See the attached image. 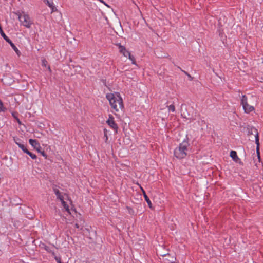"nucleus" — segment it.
Wrapping results in <instances>:
<instances>
[{"label":"nucleus","instance_id":"f257e3e1","mask_svg":"<svg viewBox=\"0 0 263 263\" xmlns=\"http://www.w3.org/2000/svg\"><path fill=\"white\" fill-rule=\"evenodd\" d=\"M106 98L108 101L111 108L116 112L122 111L124 108L123 99L119 92L107 93Z\"/></svg>","mask_w":263,"mask_h":263},{"label":"nucleus","instance_id":"f03ea898","mask_svg":"<svg viewBox=\"0 0 263 263\" xmlns=\"http://www.w3.org/2000/svg\"><path fill=\"white\" fill-rule=\"evenodd\" d=\"M189 146L188 142L183 141L175 149L174 154L175 157L179 159L184 158L187 155Z\"/></svg>","mask_w":263,"mask_h":263},{"label":"nucleus","instance_id":"7ed1b4c3","mask_svg":"<svg viewBox=\"0 0 263 263\" xmlns=\"http://www.w3.org/2000/svg\"><path fill=\"white\" fill-rule=\"evenodd\" d=\"M17 15L21 25L27 28H30L31 27L33 23L28 14L22 12V13H17Z\"/></svg>","mask_w":263,"mask_h":263},{"label":"nucleus","instance_id":"20e7f679","mask_svg":"<svg viewBox=\"0 0 263 263\" xmlns=\"http://www.w3.org/2000/svg\"><path fill=\"white\" fill-rule=\"evenodd\" d=\"M119 47V52L122 53L124 57H128L131 60L133 64L136 65L135 59L133 56L131 55L130 52L127 50L126 48L121 45L120 44H117Z\"/></svg>","mask_w":263,"mask_h":263},{"label":"nucleus","instance_id":"39448f33","mask_svg":"<svg viewBox=\"0 0 263 263\" xmlns=\"http://www.w3.org/2000/svg\"><path fill=\"white\" fill-rule=\"evenodd\" d=\"M241 105L242 106L245 113L249 114L254 110V107L248 104L247 98L245 95L241 97Z\"/></svg>","mask_w":263,"mask_h":263},{"label":"nucleus","instance_id":"423d86ee","mask_svg":"<svg viewBox=\"0 0 263 263\" xmlns=\"http://www.w3.org/2000/svg\"><path fill=\"white\" fill-rule=\"evenodd\" d=\"M106 123L114 130L115 133H117L118 126V125L115 123L114 118L111 115H109L108 120L106 121Z\"/></svg>","mask_w":263,"mask_h":263},{"label":"nucleus","instance_id":"0eeeda50","mask_svg":"<svg viewBox=\"0 0 263 263\" xmlns=\"http://www.w3.org/2000/svg\"><path fill=\"white\" fill-rule=\"evenodd\" d=\"M251 134H254L255 135V143L256 144V151H257V155H258V158H260V156H259V134H258V131L255 128H252L251 129Z\"/></svg>","mask_w":263,"mask_h":263},{"label":"nucleus","instance_id":"6e6552de","mask_svg":"<svg viewBox=\"0 0 263 263\" xmlns=\"http://www.w3.org/2000/svg\"><path fill=\"white\" fill-rule=\"evenodd\" d=\"M53 192L57 196V198L60 201L65 200L66 198H65L64 197L66 196V198L71 201L68 195L66 194H63V193L61 192L58 189L54 188Z\"/></svg>","mask_w":263,"mask_h":263},{"label":"nucleus","instance_id":"1a4fd4ad","mask_svg":"<svg viewBox=\"0 0 263 263\" xmlns=\"http://www.w3.org/2000/svg\"><path fill=\"white\" fill-rule=\"evenodd\" d=\"M140 188H141V191H142V193L143 194V196H144V199H145V201H146V202L147 203L148 206L151 209H152V204L151 201H150V200L148 198V196L146 194V193H145V191L143 189V188L142 187H140Z\"/></svg>","mask_w":263,"mask_h":263},{"label":"nucleus","instance_id":"9d476101","mask_svg":"<svg viewBox=\"0 0 263 263\" xmlns=\"http://www.w3.org/2000/svg\"><path fill=\"white\" fill-rule=\"evenodd\" d=\"M29 142L30 144L34 148L37 147L39 148V147H40V145L39 143L37 142V141L36 140L30 139L29 140Z\"/></svg>","mask_w":263,"mask_h":263},{"label":"nucleus","instance_id":"9b49d317","mask_svg":"<svg viewBox=\"0 0 263 263\" xmlns=\"http://www.w3.org/2000/svg\"><path fill=\"white\" fill-rule=\"evenodd\" d=\"M230 156L233 159V160L236 162L240 160V159L237 156L236 152L234 151H231Z\"/></svg>","mask_w":263,"mask_h":263},{"label":"nucleus","instance_id":"f8f14e48","mask_svg":"<svg viewBox=\"0 0 263 263\" xmlns=\"http://www.w3.org/2000/svg\"><path fill=\"white\" fill-rule=\"evenodd\" d=\"M62 205H63L64 209L69 214H70V209L69 208L68 205L67 204L65 200H62L60 201Z\"/></svg>","mask_w":263,"mask_h":263},{"label":"nucleus","instance_id":"ddd939ff","mask_svg":"<svg viewBox=\"0 0 263 263\" xmlns=\"http://www.w3.org/2000/svg\"><path fill=\"white\" fill-rule=\"evenodd\" d=\"M15 143L19 146V147L22 149V151L24 153H26L28 151L26 147L23 144H20L17 142H16Z\"/></svg>","mask_w":263,"mask_h":263},{"label":"nucleus","instance_id":"4468645a","mask_svg":"<svg viewBox=\"0 0 263 263\" xmlns=\"http://www.w3.org/2000/svg\"><path fill=\"white\" fill-rule=\"evenodd\" d=\"M11 47L13 48V49L15 51L16 53L18 56L21 55V52L19 51V50L17 49V48L15 46L14 44L13 46H11Z\"/></svg>","mask_w":263,"mask_h":263},{"label":"nucleus","instance_id":"2eb2a0df","mask_svg":"<svg viewBox=\"0 0 263 263\" xmlns=\"http://www.w3.org/2000/svg\"><path fill=\"white\" fill-rule=\"evenodd\" d=\"M46 3L48 5V6L49 7H50L52 10H53L54 9V6H53V4L52 2H50L49 0H46Z\"/></svg>","mask_w":263,"mask_h":263},{"label":"nucleus","instance_id":"dca6fc26","mask_svg":"<svg viewBox=\"0 0 263 263\" xmlns=\"http://www.w3.org/2000/svg\"><path fill=\"white\" fill-rule=\"evenodd\" d=\"M26 154H27L32 159H35L36 158V156L35 154L28 151Z\"/></svg>","mask_w":263,"mask_h":263},{"label":"nucleus","instance_id":"f3484780","mask_svg":"<svg viewBox=\"0 0 263 263\" xmlns=\"http://www.w3.org/2000/svg\"><path fill=\"white\" fill-rule=\"evenodd\" d=\"M42 65L43 66H44V67H47V66H49L48 65V62H47V61H46V59H43L42 60Z\"/></svg>","mask_w":263,"mask_h":263},{"label":"nucleus","instance_id":"a211bd4d","mask_svg":"<svg viewBox=\"0 0 263 263\" xmlns=\"http://www.w3.org/2000/svg\"><path fill=\"white\" fill-rule=\"evenodd\" d=\"M0 33H1V35L3 36V37L5 39L7 37V36L6 35V34H5V33L4 32L2 28V27L0 25Z\"/></svg>","mask_w":263,"mask_h":263},{"label":"nucleus","instance_id":"6ab92c4d","mask_svg":"<svg viewBox=\"0 0 263 263\" xmlns=\"http://www.w3.org/2000/svg\"><path fill=\"white\" fill-rule=\"evenodd\" d=\"M168 110L171 111L172 112H174L175 111V107L174 105L172 104L168 106Z\"/></svg>","mask_w":263,"mask_h":263},{"label":"nucleus","instance_id":"aec40b11","mask_svg":"<svg viewBox=\"0 0 263 263\" xmlns=\"http://www.w3.org/2000/svg\"><path fill=\"white\" fill-rule=\"evenodd\" d=\"M104 135L105 138V141L106 142L108 140L107 130L106 129H104Z\"/></svg>","mask_w":263,"mask_h":263},{"label":"nucleus","instance_id":"412c9836","mask_svg":"<svg viewBox=\"0 0 263 263\" xmlns=\"http://www.w3.org/2000/svg\"><path fill=\"white\" fill-rule=\"evenodd\" d=\"M5 40L8 42L11 46H13L14 44L12 42V41L7 37L5 39Z\"/></svg>","mask_w":263,"mask_h":263},{"label":"nucleus","instance_id":"4be33fe9","mask_svg":"<svg viewBox=\"0 0 263 263\" xmlns=\"http://www.w3.org/2000/svg\"><path fill=\"white\" fill-rule=\"evenodd\" d=\"M5 110V108L3 106V104L2 102L0 100V112L4 111Z\"/></svg>","mask_w":263,"mask_h":263},{"label":"nucleus","instance_id":"5701e85b","mask_svg":"<svg viewBox=\"0 0 263 263\" xmlns=\"http://www.w3.org/2000/svg\"><path fill=\"white\" fill-rule=\"evenodd\" d=\"M127 209L128 211V213H129V214H134V210H133L132 208H130V207H127Z\"/></svg>","mask_w":263,"mask_h":263},{"label":"nucleus","instance_id":"b1692460","mask_svg":"<svg viewBox=\"0 0 263 263\" xmlns=\"http://www.w3.org/2000/svg\"><path fill=\"white\" fill-rule=\"evenodd\" d=\"M41 154V155L44 157H45V159H47V155L45 154V153L44 152V151H42L40 153Z\"/></svg>","mask_w":263,"mask_h":263},{"label":"nucleus","instance_id":"393cba45","mask_svg":"<svg viewBox=\"0 0 263 263\" xmlns=\"http://www.w3.org/2000/svg\"><path fill=\"white\" fill-rule=\"evenodd\" d=\"M99 1L104 4L106 7L110 8V6L107 4L103 0H99Z\"/></svg>","mask_w":263,"mask_h":263},{"label":"nucleus","instance_id":"a878e982","mask_svg":"<svg viewBox=\"0 0 263 263\" xmlns=\"http://www.w3.org/2000/svg\"><path fill=\"white\" fill-rule=\"evenodd\" d=\"M45 249L47 251H48V252H51V251L49 249V248L48 247H47V246H46V247H45Z\"/></svg>","mask_w":263,"mask_h":263},{"label":"nucleus","instance_id":"bb28decb","mask_svg":"<svg viewBox=\"0 0 263 263\" xmlns=\"http://www.w3.org/2000/svg\"><path fill=\"white\" fill-rule=\"evenodd\" d=\"M54 258H55V259L57 260V262H58V263H59V261H61V259H60V258H58V257H57V256H55V257H54Z\"/></svg>","mask_w":263,"mask_h":263},{"label":"nucleus","instance_id":"cd10ccee","mask_svg":"<svg viewBox=\"0 0 263 263\" xmlns=\"http://www.w3.org/2000/svg\"><path fill=\"white\" fill-rule=\"evenodd\" d=\"M40 148H41V146L40 145V147H39V148H35V149L39 152V153H41V152H42L41 150H40Z\"/></svg>","mask_w":263,"mask_h":263},{"label":"nucleus","instance_id":"c85d7f7f","mask_svg":"<svg viewBox=\"0 0 263 263\" xmlns=\"http://www.w3.org/2000/svg\"><path fill=\"white\" fill-rule=\"evenodd\" d=\"M47 67L48 70H49V71L50 72H51V68H50V66H49H49H47Z\"/></svg>","mask_w":263,"mask_h":263},{"label":"nucleus","instance_id":"c756f323","mask_svg":"<svg viewBox=\"0 0 263 263\" xmlns=\"http://www.w3.org/2000/svg\"><path fill=\"white\" fill-rule=\"evenodd\" d=\"M16 120H17V122H18V123L19 124H21V122L20 120L18 119V118H16Z\"/></svg>","mask_w":263,"mask_h":263},{"label":"nucleus","instance_id":"7c9ffc66","mask_svg":"<svg viewBox=\"0 0 263 263\" xmlns=\"http://www.w3.org/2000/svg\"><path fill=\"white\" fill-rule=\"evenodd\" d=\"M75 227H76V228H79V226L78 224H77V223L75 224Z\"/></svg>","mask_w":263,"mask_h":263},{"label":"nucleus","instance_id":"2f4dec72","mask_svg":"<svg viewBox=\"0 0 263 263\" xmlns=\"http://www.w3.org/2000/svg\"><path fill=\"white\" fill-rule=\"evenodd\" d=\"M12 116L14 117V118L16 119V118H17L16 116H15L14 113L12 114Z\"/></svg>","mask_w":263,"mask_h":263},{"label":"nucleus","instance_id":"473e14b6","mask_svg":"<svg viewBox=\"0 0 263 263\" xmlns=\"http://www.w3.org/2000/svg\"><path fill=\"white\" fill-rule=\"evenodd\" d=\"M59 263H62L61 261H59Z\"/></svg>","mask_w":263,"mask_h":263}]
</instances>
